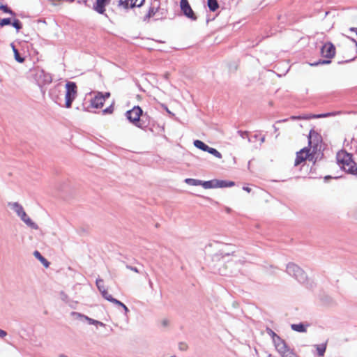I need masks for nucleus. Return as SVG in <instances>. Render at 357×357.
I'll use <instances>...</instances> for the list:
<instances>
[{
    "label": "nucleus",
    "instance_id": "18",
    "mask_svg": "<svg viewBox=\"0 0 357 357\" xmlns=\"http://www.w3.org/2000/svg\"><path fill=\"white\" fill-rule=\"evenodd\" d=\"M215 185H216V188H227V187L234 186L235 185V183L233 181H227L216 179Z\"/></svg>",
    "mask_w": 357,
    "mask_h": 357
},
{
    "label": "nucleus",
    "instance_id": "3",
    "mask_svg": "<svg viewBox=\"0 0 357 357\" xmlns=\"http://www.w3.org/2000/svg\"><path fill=\"white\" fill-rule=\"evenodd\" d=\"M273 344L275 349L282 357H298V356L287 347L284 340L281 337L279 339L276 338V340L273 342Z\"/></svg>",
    "mask_w": 357,
    "mask_h": 357
},
{
    "label": "nucleus",
    "instance_id": "42",
    "mask_svg": "<svg viewBox=\"0 0 357 357\" xmlns=\"http://www.w3.org/2000/svg\"><path fill=\"white\" fill-rule=\"evenodd\" d=\"M59 357H68V356H66V355H64V354H61V355L59 356Z\"/></svg>",
    "mask_w": 357,
    "mask_h": 357
},
{
    "label": "nucleus",
    "instance_id": "12",
    "mask_svg": "<svg viewBox=\"0 0 357 357\" xmlns=\"http://www.w3.org/2000/svg\"><path fill=\"white\" fill-rule=\"evenodd\" d=\"M111 0H96L93 5V9L100 14L105 12V6L109 5Z\"/></svg>",
    "mask_w": 357,
    "mask_h": 357
},
{
    "label": "nucleus",
    "instance_id": "17",
    "mask_svg": "<svg viewBox=\"0 0 357 357\" xmlns=\"http://www.w3.org/2000/svg\"><path fill=\"white\" fill-rule=\"evenodd\" d=\"M20 217L28 226L33 229H38V226L27 216L25 211Z\"/></svg>",
    "mask_w": 357,
    "mask_h": 357
},
{
    "label": "nucleus",
    "instance_id": "7",
    "mask_svg": "<svg viewBox=\"0 0 357 357\" xmlns=\"http://www.w3.org/2000/svg\"><path fill=\"white\" fill-rule=\"evenodd\" d=\"M104 282L101 279H99V280H96V284H97V287L98 288V289L100 291V292L102 293L103 297L107 299V301L116 304V305H123V303H121V301L114 298L112 295H110L108 291H107V289L105 288V286H104Z\"/></svg>",
    "mask_w": 357,
    "mask_h": 357
},
{
    "label": "nucleus",
    "instance_id": "5",
    "mask_svg": "<svg viewBox=\"0 0 357 357\" xmlns=\"http://www.w3.org/2000/svg\"><path fill=\"white\" fill-rule=\"evenodd\" d=\"M335 52L336 49L334 45L331 42L326 43L321 48V54L323 57L328 59V60L320 61L319 63H330L331 59L335 56Z\"/></svg>",
    "mask_w": 357,
    "mask_h": 357
},
{
    "label": "nucleus",
    "instance_id": "21",
    "mask_svg": "<svg viewBox=\"0 0 357 357\" xmlns=\"http://www.w3.org/2000/svg\"><path fill=\"white\" fill-rule=\"evenodd\" d=\"M291 328L292 330L300 332V333H305L306 332V326L303 325V324H291Z\"/></svg>",
    "mask_w": 357,
    "mask_h": 357
},
{
    "label": "nucleus",
    "instance_id": "41",
    "mask_svg": "<svg viewBox=\"0 0 357 357\" xmlns=\"http://www.w3.org/2000/svg\"><path fill=\"white\" fill-rule=\"evenodd\" d=\"M162 324H163L164 326H167V321L166 320H165V321H163Z\"/></svg>",
    "mask_w": 357,
    "mask_h": 357
},
{
    "label": "nucleus",
    "instance_id": "33",
    "mask_svg": "<svg viewBox=\"0 0 357 357\" xmlns=\"http://www.w3.org/2000/svg\"><path fill=\"white\" fill-rule=\"evenodd\" d=\"M0 9L2 10L4 13L15 15V13L7 6L1 5L0 6Z\"/></svg>",
    "mask_w": 357,
    "mask_h": 357
},
{
    "label": "nucleus",
    "instance_id": "24",
    "mask_svg": "<svg viewBox=\"0 0 357 357\" xmlns=\"http://www.w3.org/2000/svg\"><path fill=\"white\" fill-rule=\"evenodd\" d=\"M207 3L209 9L211 11L214 12L219 8L217 0H208Z\"/></svg>",
    "mask_w": 357,
    "mask_h": 357
},
{
    "label": "nucleus",
    "instance_id": "34",
    "mask_svg": "<svg viewBox=\"0 0 357 357\" xmlns=\"http://www.w3.org/2000/svg\"><path fill=\"white\" fill-rule=\"evenodd\" d=\"M114 107L112 105H110L109 107H107L103 110V112L105 114H112L113 112Z\"/></svg>",
    "mask_w": 357,
    "mask_h": 357
},
{
    "label": "nucleus",
    "instance_id": "8",
    "mask_svg": "<svg viewBox=\"0 0 357 357\" xmlns=\"http://www.w3.org/2000/svg\"><path fill=\"white\" fill-rule=\"evenodd\" d=\"M321 135L315 130H311L308 135V144L310 146V148L313 149L314 153H315L314 150L317 149V147L321 144Z\"/></svg>",
    "mask_w": 357,
    "mask_h": 357
},
{
    "label": "nucleus",
    "instance_id": "16",
    "mask_svg": "<svg viewBox=\"0 0 357 357\" xmlns=\"http://www.w3.org/2000/svg\"><path fill=\"white\" fill-rule=\"evenodd\" d=\"M20 217L28 226L33 229H38V226L27 216L25 211Z\"/></svg>",
    "mask_w": 357,
    "mask_h": 357
},
{
    "label": "nucleus",
    "instance_id": "38",
    "mask_svg": "<svg viewBox=\"0 0 357 357\" xmlns=\"http://www.w3.org/2000/svg\"><path fill=\"white\" fill-rule=\"evenodd\" d=\"M121 308H123L126 312L128 311V307L124 304H123V305H121Z\"/></svg>",
    "mask_w": 357,
    "mask_h": 357
},
{
    "label": "nucleus",
    "instance_id": "29",
    "mask_svg": "<svg viewBox=\"0 0 357 357\" xmlns=\"http://www.w3.org/2000/svg\"><path fill=\"white\" fill-rule=\"evenodd\" d=\"M266 332L271 337L273 342L276 340V338L279 339L280 337L273 330H271L269 328H266Z\"/></svg>",
    "mask_w": 357,
    "mask_h": 357
},
{
    "label": "nucleus",
    "instance_id": "13",
    "mask_svg": "<svg viewBox=\"0 0 357 357\" xmlns=\"http://www.w3.org/2000/svg\"><path fill=\"white\" fill-rule=\"evenodd\" d=\"M287 271L289 274H294V275L298 278L299 275L303 273V271L297 265L294 264H289L287 267Z\"/></svg>",
    "mask_w": 357,
    "mask_h": 357
},
{
    "label": "nucleus",
    "instance_id": "22",
    "mask_svg": "<svg viewBox=\"0 0 357 357\" xmlns=\"http://www.w3.org/2000/svg\"><path fill=\"white\" fill-rule=\"evenodd\" d=\"M215 181H216V179L208 181H204V182L202 181V185L205 189L216 188Z\"/></svg>",
    "mask_w": 357,
    "mask_h": 357
},
{
    "label": "nucleus",
    "instance_id": "32",
    "mask_svg": "<svg viewBox=\"0 0 357 357\" xmlns=\"http://www.w3.org/2000/svg\"><path fill=\"white\" fill-rule=\"evenodd\" d=\"M11 24V21L9 18H3L0 20V26L3 27L6 25H8Z\"/></svg>",
    "mask_w": 357,
    "mask_h": 357
},
{
    "label": "nucleus",
    "instance_id": "25",
    "mask_svg": "<svg viewBox=\"0 0 357 357\" xmlns=\"http://www.w3.org/2000/svg\"><path fill=\"white\" fill-rule=\"evenodd\" d=\"M194 145L195 146H196L197 148L204 151H206V150H208V146L206 144H204L202 141H200V140H195L194 142Z\"/></svg>",
    "mask_w": 357,
    "mask_h": 357
},
{
    "label": "nucleus",
    "instance_id": "2",
    "mask_svg": "<svg viewBox=\"0 0 357 357\" xmlns=\"http://www.w3.org/2000/svg\"><path fill=\"white\" fill-rule=\"evenodd\" d=\"M65 107L70 108L77 96V86L75 82H68L65 85Z\"/></svg>",
    "mask_w": 357,
    "mask_h": 357
},
{
    "label": "nucleus",
    "instance_id": "26",
    "mask_svg": "<svg viewBox=\"0 0 357 357\" xmlns=\"http://www.w3.org/2000/svg\"><path fill=\"white\" fill-rule=\"evenodd\" d=\"M13 208L15 211L19 216L22 215L23 212H24L23 207L20 205L18 203H13L12 204Z\"/></svg>",
    "mask_w": 357,
    "mask_h": 357
},
{
    "label": "nucleus",
    "instance_id": "30",
    "mask_svg": "<svg viewBox=\"0 0 357 357\" xmlns=\"http://www.w3.org/2000/svg\"><path fill=\"white\" fill-rule=\"evenodd\" d=\"M185 182L190 185H202V181H199V180H196V179H192V178H187L185 180Z\"/></svg>",
    "mask_w": 357,
    "mask_h": 357
},
{
    "label": "nucleus",
    "instance_id": "20",
    "mask_svg": "<svg viewBox=\"0 0 357 357\" xmlns=\"http://www.w3.org/2000/svg\"><path fill=\"white\" fill-rule=\"evenodd\" d=\"M158 6H155L154 5H152L148 10V13L145 17L146 19L149 20L151 17H153L158 11Z\"/></svg>",
    "mask_w": 357,
    "mask_h": 357
},
{
    "label": "nucleus",
    "instance_id": "14",
    "mask_svg": "<svg viewBox=\"0 0 357 357\" xmlns=\"http://www.w3.org/2000/svg\"><path fill=\"white\" fill-rule=\"evenodd\" d=\"M328 114H317V115H311V114H307L304 116H292L291 117V119H304V120H308L311 119H315V118H322V117H326L328 116Z\"/></svg>",
    "mask_w": 357,
    "mask_h": 357
},
{
    "label": "nucleus",
    "instance_id": "35",
    "mask_svg": "<svg viewBox=\"0 0 357 357\" xmlns=\"http://www.w3.org/2000/svg\"><path fill=\"white\" fill-rule=\"evenodd\" d=\"M179 349L182 351H185L187 350L188 349V345L187 344L184 343V342H181L179 344Z\"/></svg>",
    "mask_w": 357,
    "mask_h": 357
},
{
    "label": "nucleus",
    "instance_id": "4",
    "mask_svg": "<svg viewBox=\"0 0 357 357\" xmlns=\"http://www.w3.org/2000/svg\"><path fill=\"white\" fill-rule=\"evenodd\" d=\"M143 111L139 106H135L130 110L126 112L128 119L138 128H143L141 123L140 116L142 115Z\"/></svg>",
    "mask_w": 357,
    "mask_h": 357
},
{
    "label": "nucleus",
    "instance_id": "40",
    "mask_svg": "<svg viewBox=\"0 0 357 357\" xmlns=\"http://www.w3.org/2000/svg\"><path fill=\"white\" fill-rule=\"evenodd\" d=\"M164 108L166 109V111L168 112V113H171L170 111L168 109V108L166 107V106H164Z\"/></svg>",
    "mask_w": 357,
    "mask_h": 357
},
{
    "label": "nucleus",
    "instance_id": "43",
    "mask_svg": "<svg viewBox=\"0 0 357 357\" xmlns=\"http://www.w3.org/2000/svg\"><path fill=\"white\" fill-rule=\"evenodd\" d=\"M74 0H70V1H73Z\"/></svg>",
    "mask_w": 357,
    "mask_h": 357
},
{
    "label": "nucleus",
    "instance_id": "36",
    "mask_svg": "<svg viewBox=\"0 0 357 357\" xmlns=\"http://www.w3.org/2000/svg\"><path fill=\"white\" fill-rule=\"evenodd\" d=\"M6 335H7V333L5 331L0 329V337H4Z\"/></svg>",
    "mask_w": 357,
    "mask_h": 357
},
{
    "label": "nucleus",
    "instance_id": "39",
    "mask_svg": "<svg viewBox=\"0 0 357 357\" xmlns=\"http://www.w3.org/2000/svg\"><path fill=\"white\" fill-rule=\"evenodd\" d=\"M351 31H355L356 33H357V28H351Z\"/></svg>",
    "mask_w": 357,
    "mask_h": 357
},
{
    "label": "nucleus",
    "instance_id": "1",
    "mask_svg": "<svg viewBox=\"0 0 357 357\" xmlns=\"http://www.w3.org/2000/svg\"><path fill=\"white\" fill-rule=\"evenodd\" d=\"M336 159L338 165L344 172L353 175H357V164L354 160L352 155L344 150L337 152Z\"/></svg>",
    "mask_w": 357,
    "mask_h": 357
},
{
    "label": "nucleus",
    "instance_id": "23",
    "mask_svg": "<svg viewBox=\"0 0 357 357\" xmlns=\"http://www.w3.org/2000/svg\"><path fill=\"white\" fill-rule=\"evenodd\" d=\"M316 349L317 351V354L319 356H324L326 349V344H321L316 345Z\"/></svg>",
    "mask_w": 357,
    "mask_h": 357
},
{
    "label": "nucleus",
    "instance_id": "31",
    "mask_svg": "<svg viewBox=\"0 0 357 357\" xmlns=\"http://www.w3.org/2000/svg\"><path fill=\"white\" fill-rule=\"evenodd\" d=\"M12 25L17 30L19 31L20 29H22V23L20 22V21L17 19H15L14 20V21L12 23Z\"/></svg>",
    "mask_w": 357,
    "mask_h": 357
},
{
    "label": "nucleus",
    "instance_id": "9",
    "mask_svg": "<svg viewBox=\"0 0 357 357\" xmlns=\"http://www.w3.org/2000/svg\"><path fill=\"white\" fill-rule=\"evenodd\" d=\"M313 153H310V149L303 148L296 153L294 165L298 166L303 162L310 159Z\"/></svg>",
    "mask_w": 357,
    "mask_h": 357
},
{
    "label": "nucleus",
    "instance_id": "37",
    "mask_svg": "<svg viewBox=\"0 0 357 357\" xmlns=\"http://www.w3.org/2000/svg\"><path fill=\"white\" fill-rule=\"evenodd\" d=\"M243 189L244 190H245L246 192H251V188H249V187H243Z\"/></svg>",
    "mask_w": 357,
    "mask_h": 357
},
{
    "label": "nucleus",
    "instance_id": "11",
    "mask_svg": "<svg viewBox=\"0 0 357 357\" xmlns=\"http://www.w3.org/2000/svg\"><path fill=\"white\" fill-rule=\"evenodd\" d=\"M145 0H120V3L126 8L139 7L143 5Z\"/></svg>",
    "mask_w": 357,
    "mask_h": 357
},
{
    "label": "nucleus",
    "instance_id": "28",
    "mask_svg": "<svg viewBox=\"0 0 357 357\" xmlns=\"http://www.w3.org/2000/svg\"><path fill=\"white\" fill-rule=\"evenodd\" d=\"M13 50L15 54V59L20 63H22L24 59L20 56V53L18 50L15 47L14 45H13Z\"/></svg>",
    "mask_w": 357,
    "mask_h": 357
},
{
    "label": "nucleus",
    "instance_id": "6",
    "mask_svg": "<svg viewBox=\"0 0 357 357\" xmlns=\"http://www.w3.org/2000/svg\"><path fill=\"white\" fill-rule=\"evenodd\" d=\"M110 97V93L106 92L103 94L101 92H98L94 98L91 100L90 105L93 108H101L103 106L104 102L106 98Z\"/></svg>",
    "mask_w": 357,
    "mask_h": 357
},
{
    "label": "nucleus",
    "instance_id": "27",
    "mask_svg": "<svg viewBox=\"0 0 357 357\" xmlns=\"http://www.w3.org/2000/svg\"><path fill=\"white\" fill-rule=\"evenodd\" d=\"M207 149L208 150H206V152H208L218 158H222V154L215 149L208 146Z\"/></svg>",
    "mask_w": 357,
    "mask_h": 357
},
{
    "label": "nucleus",
    "instance_id": "15",
    "mask_svg": "<svg viewBox=\"0 0 357 357\" xmlns=\"http://www.w3.org/2000/svg\"><path fill=\"white\" fill-rule=\"evenodd\" d=\"M20 217L28 226L33 229H38V226L27 216L25 211Z\"/></svg>",
    "mask_w": 357,
    "mask_h": 357
},
{
    "label": "nucleus",
    "instance_id": "19",
    "mask_svg": "<svg viewBox=\"0 0 357 357\" xmlns=\"http://www.w3.org/2000/svg\"><path fill=\"white\" fill-rule=\"evenodd\" d=\"M33 255L44 265L45 268L49 267L50 262L47 261V260L43 257L38 251L36 250L33 252Z\"/></svg>",
    "mask_w": 357,
    "mask_h": 357
},
{
    "label": "nucleus",
    "instance_id": "10",
    "mask_svg": "<svg viewBox=\"0 0 357 357\" xmlns=\"http://www.w3.org/2000/svg\"><path fill=\"white\" fill-rule=\"evenodd\" d=\"M181 9L183 13L188 18L195 20H197V16L193 12L191 6H190L188 0H181L180 2Z\"/></svg>",
    "mask_w": 357,
    "mask_h": 357
}]
</instances>
